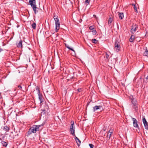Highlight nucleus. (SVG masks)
<instances>
[{
  "label": "nucleus",
  "mask_w": 148,
  "mask_h": 148,
  "mask_svg": "<svg viewBox=\"0 0 148 148\" xmlns=\"http://www.w3.org/2000/svg\"><path fill=\"white\" fill-rule=\"evenodd\" d=\"M44 124L45 123H43L40 125H33L29 129L28 132V134L30 135L32 133H36L37 131H39L40 127L43 126Z\"/></svg>",
  "instance_id": "1"
},
{
  "label": "nucleus",
  "mask_w": 148,
  "mask_h": 148,
  "mask_svg": "<svg viewBox=\"0 0 148 148\" xmlns=\"http://www.w3.org/2000/svg\"><path fill=\"white\" fill-rule=\"evenodd\" d=\"M29 3L32 8L34 14H36L38 12V11L36 10V9H38V8L36 7L35 0H29Z\"/></svg>",
  "instance_id": "2"
},
{
  "label": "nucleus",
  "mask_w": 148,
  "mask_h": 148,
  "mask_svg": "<svg viewBox=\"0 0 148 148\" xmlns=\"http://www.w3.org/2000/svg\"><path fill=\"white\" fill-rule=\"evenodd\" d=\"M36 90L38 92V98L39 100L40 101V103H42L43 101V99L42 98V94H40L39 89L38 87H36Z\"/></svg>",
  "instance_id": "3"
},
{
  "label": "nucleus",
  "mask_w": 148,
  "mask_h": 148,
  "mask_svg": "<svg viewBox=\"0 0 148 148\" xmlns=\"http://www.w3.org/2000/svg\"><path fill=\"white\" fill-rule=\"evenodd\" d=\"M74 125V122H73L71 125L70 131L71 132V134H72L73 136H76L75 134V127H73Z\"/></svg>",
  "instance_id": "4"
},
{
  "label": "nucleus",
  "mask_w": 148,
  "mask_h": 148,
  "mask_svg": "<svg viewBox=\"0 0 148 148\" xmlns=\"http://www.w3.org/2000/svg\"><path fill=\"white\" fill-rule=\"evenodd\" d=\"M132 119L133 121V126L137 128L139 130V128L138 123L137 121L134 118L132 117Z\"/></svg>",
  "instance_id": "5"
},
{
  "label": "nucleus",
  "mask_w": 148,
  "mask_h": 148,
  "mask_svg": "<svg viewBox=\"0 0 148 148\" xmlns=\"http://www.w3.org/2000/svg\"><path fill=\"white\" fill-rule=\"evenodd\" d=\"M132 102L133 104V108L135 110H138V107L137 106V101L133 98L132 99Z\"/></svg>",
  "instance_id": "6"
},
{
  "label": "nucleus",
  "mask_w": 148,
  "mask_h": 148,
  "mask_svg": "<svg viewBox=\"0 0 148 148\" xmlns=\"http://www.w3.org/2000/svg\"><path fill=\"white\" fill-rule=\"evenodd\" d=\"M143 122L145 126V127L146 130H148V123L147 121L144 116L143 117Z\"/></svg>",
  "instance_id": "7"
},
{
  "label": "nucleus",
  "mask_w": 148,
  "mask_h": 148,
  "mask_svg": "<svg viewBox=\"0 0 148 148\" xmlns=\"http://www.w3.org/2000/svg\"><path fill=\"white\" fill-rule=\"evenodd\" d=\"M119 42L118 41L116 40L114 44L115 48L116 49V51L118 52L120 48Z\"/></svg>",
  "instance_id": "8"
},
{
  "label": "nucleus",
  "mask_w": 148,
  "mask_h": 148,
  "mask_svg": "<svg viewBox=\"0 0 148 148\" xmlns=\"http://www.w3.org/2000/svg\"><path fill=\"white\" fill-rule=\"evenodd\" d=\"M103 109V108L102 106H96L93 108V112H95L96 110L100 109L101 110Z\"/></svg>",
  "instance_id": "9"
},
{
  "label": "nucleus",
  "mask_w": 148,
  "mask_h": 148,
  "mask_svg": "<svg viewBox=\"0 0 148 148\" xmlns=\"http://www.w3.org/2000/svg\"><path fill=\"white\" fill-rule=\"evenodd\" d=\"M138 27L136 25L132 26V27L131 29V32L133 34H134V33L136 31Z\"/></svg>",
  "instance_id": "10"
},
{
  "label": "nucleus",
  "mask_w": 148,
  "mask_h": 148,
  "mask_svg": "<svg viewBox=\"0 0 148 148\" xmlns=\"http://www.w3.org/2000/svg\"><path fill=\"white\" fill-rule=\"evenodd\" d=\"M56 24V32H58L60 29V22L57 23H55Z\"/></svg>",
  "instance_id": "11"
},
{
  "label": "nucleus",
  "mask_w": 148,
  "mask_h": 148,
  "mask_svg": "<svg viewBox=\"0 0 148 148\" xmlns=\"http://www.w3.org/2000/svg\"><path fill=\"white\" fill-rule=\"evenodd\" d=\"M22 40H20L19 42L16 44L17 47L18 48H22L23 47L22 46Z\"/></svg>",
  "instance_id": "12"
},
{
  "label": "nucleus",
  "mask_w": 148,
  "mask_h": 148,
  "mask_svg": "<svg viewBox=\"0 0 148 148\" xmlns=\"http://www.w3.org/2000/svg\"><path fill=\"white\" fill-rule=\"evenodd\" d=\"M75 141L77 143V145L78 146H79L81 144V141L80 140L78 139V138L76 136H75Z\"/></svg>",
  "instance_id": "13"
},
{
  "label": "nucleus",
  "mask_w": 148,
  "mask_h": 148,
  "mask_svg": "<svg viewBox=\"0 0 148 148\" xmlns=\"http://www.w3.org/2000/svg\"><path fill=\"white\" fill-rule=\"evenodd\" d=\"M118 16L119 18L122 19L124 17L123 14L122 12H118Z\"/></svg>",
  "instance_id": "14"
},
{
  "label": "nucleus",
  "mask_w": 148,
  "mask_h": 148,
  "mask_svg": "<svg viewBox=\"0 0 148 148\" xmlns=\"http://www.w3.org/2000/svg\"><path fill=\"white\" fill-rule=\"evenodd\" d=\"M53 18L55 20V23L59 22V20L57 16L55 15L53 16Z\"/></svg>",
  "instance_id": "15"
},
{
  "label": "nucleus",
  "mask_w": 148,
  "mask_h": 148,
  "mask_svg": "<svg viewBox=\"0 0 148 148\" xmlns=\"http://www.w3.org/2000/svg\"><path fill=\"white\" fill-rule=\"evenodd\" d=\"M1 143L3 146L6 147L8 145V142H7L4 141H2L1 142Z\"/></svg>",
  "instance_id": "16"
},
{
  "label": "nucleus",
  "mask_w": 148,
  "mask_h": 148,
  "mask_svg": "<svg viewBox=\"0 0 148 148\" xmlns=\"http://www.w3.org/2000/svg\"><path fill=\"white\" fill-rule=\"evenodd\" d=\"M112 134H111V133H109V132H108L107 135V139L108 140H110L112 136Z\"/></svg>",
  "instance_id": "17"
},
{
  "label": "nucleus",
  "mask_w": 148,
  "mask_h": 148,
  "mask_svg": "<svg viewBox=\"0 0 148 148\" xmlns=\"http://www.w3.org/2000/svg\"><path fill=\"white\" fill-rule=\"evenodd\" d=\"M134 37L133 35H132L129 39V41L131 42H133L134 41Z\"/></svg>",
  "instance_id": "18"
},
{
  "label": "nucleus",
  "mask_w": 148,
  "mask_h": 148,
  "mask_svg": "<svg viewBox=\"0 0 148 148\" xmlns=\"http://www.w3.org/2000/svg\"><path fill=\"white\" fill-rule=\"evenodd\" d=\"M143 55L147 56L148 58V51L147 49V47H146V50H145V52L143 54Z\"/></svg>",
  "instance_id": "19"
},
{
  "label": "nucleus",
  "mask_w": 148,
  "mask_h": 148,
  "mask_svg": "<svg viewBox=\"0 0 148 148\" xmlns=\"http://www.w3.org/2000/svg\"><path fill=\"white\" fill-rule=\"evenodd\" d=\"M32 27V28L34 29H35L36 28V23H33L31 25Z\"/></svg>",
  "instance_id": "20"
},
{
  "label": "nucleus",
  "mask_w": 148,
  "mask_h": 148,
  "mask_svg": "<svg viewBox=\"0 0 148 148\" xmlns=\"http://www.w3.org/2000/svg\"><path fill=\"white\" fill-rule=\"evenodd\" d=\"M65 45L66 47L68 49L73 51L74 52H75V51L73 49L69 47L68 45H66V44H65Z\"/></svg>",
  "instance_id": "21"
},
{
  "label": "nucleus",
  "mask_w": 148,
  "mask_h": 148,
  "mask_svg": "<svg viewBox=\"0 0 148 148\" xmlns=\"http://www.w3.org/2000/svg\"><path fill=\"white\" fill-rule=\"evenodd\" d=\"M92 43L95 44H96L98 42V41L95 39H92Z\"/></svg>",
  "instance_id": "22"
},
{
  "label": "nucleus",
  "mask_w": 148,
  "mask_h": 148,
  "mask_svg": "<svg viewBox=\"0 0 148 148\" xmlns=\"http://www.w3.org/2000/svg\"><path fill=\"white\" fill-rule=\"evenodd\" d=\"M3 129L5 131H8L9 130H10V128L7 126H5L4 127Z\"/></svg>",
  "instance_id": "23"
},
{
  "label": "nucleus",
  "mask_w": 148,
  "mask_h": 148,
  "mask_svg": "<svg viewBox=\"0 0 148 148\" xmlns=\"http://www.w3.org/2000/svg\"><path fill=\"white\" fill-rule=\"evenodd\" d=\"M90 0H85V3L88 5L89 4L90 2Z\"/></svg>",
  "instance_id": "24"
},
{
  "label": "nucleus",
  "mask_w": 148,
  "mask_h": 148,
  "mask_svg": "<svg viewBox=\"0 0 148 148\" xmlns=\"http://www.w3.org/2000/svg\"><path fill=\"white\" fill-rule=\"evenodd\" d=\"M112 18L111 17L109 18L108 22V24H111L112 23Z\"/></svg>",
  "instance_id": "25"
},
{
  "label": "nucleus",
  "mask_w": 148,
  "mask_h": 148,
  "mask_svg": "<svg viewBox=\"0 0 148 148\" xmlns=\"http://www.w3.org/2000/svg\"><path fill=\"white\" fill-rule=\"evenodd\" d=\"M92 34L93 35H95L97 34V32L96 30H93L92 31Z\"/></svg>",
  "instance_id": "26"
},
{
  "label": "nucleus",
  "mask_w": 148,
  "mask_h": 148,
  "mask_svg": "<svg viewBox=\"0 0 148 148\" xmlns=\"http://www.w3.org/2000/svg\"><path fill=\"white\" fill-rule=\"evenodd\" d=\"M94 29V27L92 26H91L89 27V29L90 30H93Z\"/></svg>",
  "instance_id": "27"
},
{
  "label": "nucleus",
  "mask_w": 148,
  "mask_h": 148,
  "mask_svg": "<svg viewBox=\"0 0 148 148\" xmlns=\"http://www.w3.org/2000/svg\"><path fill=\"white\" fill-rule=\"evenodd\" d=\"M134 10H135V11L136 12H137V8L136 7V6H135V5H134Z\"/></svg>",
  "instance_id": "28"
},
{
  "label": "nucleus",
  "mask_w": 148,
  "mask_h": 148,
  "mask_svg": "<svg viewBox=\"0 0 148 148\" xmlns=\"http://www.w3.org/2000/svg\"><path fill=\"white\" fill-rule=\"evenodd\" d=\"M113 130L112 129H110L109 130V131L108 132H109V133H111L112 134L113 133Z\"/></svg>",
  "instance_id": "29"
},
{
  "label": "nucleus",
  "mask_w": 148,
  "mask_h": 148,
  "mask_svg": "<svg viewBox=\"0 0 148 148\" xmlns=\"http://www.w3.org/2000/svg\"><path fill=\"white\" fill-rule=\"evenodd\" d=\"M89 146L90 148H93L94 147V145L92 144H89Z\"/></svg>",
  "instance_id": "30"
},
{
  "label": "nucleus",
  "mask_w": 148,
  "mask_h": 148,
  "mask_svg": "<svg viewBox=\"0 0 148 148\" xmlns=\"http://www.w3.org/2000/svg\"><path fill=\"white\" fill-rule=\"evenodd\" d=\"M105 57L106 58L108 59L109 57V55H108L107 53H106Z\"/></svg>",
  "instance_id": "31"
},
{
  "label": "nucleus",
  "mask_w": 148,
  "mask_h": 148,
  "mask_svg": "<svg viewBox=\"0 0 148 148\" xmlns=\"http://www.w3.org/2000/svg\"><path fill=\"white\" fill-rule=\"evenodd\" d=\"M18 87L19 89H20L21 90H22V87L21 86L19 85L18 86Z\"/></svg>",
  "instance_id": "32"
},
{
  "label": "nucleus",
  "mask_w": 148,
  "mask_h": 148,
  "mask_svg": "<svg viewBox=\"0 0 148 148\" xmlns=\"http://www.w3.org/2000/svg\"><path fill=\"white\" fill-rule=\"evenodd\" d=\"M82 88H79L77 90L78 92H81L82 91Z\"/></svg>",
  "instance_id": "33"
},
{
  "label": "nucleus",
  "mask_w": 148,
  "mask_h": 148,
  "mask_svg": "<svg viewBox=\"0 0 148 148\" xmlns=\"http://www.w3.org/2000/svg\"><path fill=\"white\" fill-rule=\"evenodd\" d=\"M3 51V49L1 48H0V53Z\"/></svg>",
  "instance_id": "34"
},
{
  "label": "nucleus",
  "mask_w": 148,
  "mask_h": 148,
  "mask_svg": "<svg viewBox=\"0 0 148 148\" xmlns=\"http://www.w3.org/2000/svg\"><path fill=\"white\" fill-rule=\"evenodd\" d=\"M145 78H146L147 79H148V75H147V77H145Z\"/></svg>",
  "instance_id": "35"
},
{
  "label": "nucleus",
  "mask_w": 148,
  "mask_h": 148,
  "mask_svg": "<svg viewBox=\"0 0 148 148\" xmlns=\"http://www.w3.org/2000/svg\"><path fill=\"white\" fill-rule=\"evenodd\" d=\"M93 16L94 17H96V16L95 14L93 15Z\"/></svg>",
  "instance_id": "36"
},
{
  "label": "nucleus",
  "mask_w": 148,
  "mask_h": 148,
  "mask_svg": "<svg viewBox=\"0 0 148 148\" xmlns=\"http://www.w3.org/2000/svg\"><path fill=\"white\" fill-rule=\"evenodd\" d=\"M134 5H135V4H133L132 5L133 6H134Z\"/></svg>",
  "instance_id": "37"
},
{
  "label": "nucleus",
  "mask_w": 148,
  "mask_h": 148,
  "mask_svg": "<svg viewBox=\"0 0 148 148\" xmlns=\"http://www.w3.org/2000/svg\"><path fill=\"white\" fill-rule=\"evenodd\" d=\"M105 130H103L104 131H105Z\"/></svg>",
  "instance_id": "38"
}]
</instances>
